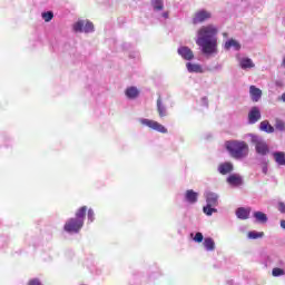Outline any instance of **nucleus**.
<instances>
[{
  "label": "nucleus",
  "mask_w": 285,
  "mask_h": 285,
  "mask_svg": "<svg viewBox=\"0 0 285 285\" xmlns=\"http://www.w3.org/2000/svg\"><path fill=\"white\" fill-rule=\"evenodd\" d=\"M217 32L219 29L215 24H206L198 29L196 43L203 55H217Z\"/></svg>",
  "instance_id": "1"
},
{
  "label": "nucleus",
  "mask_w": 285,
  "mask_h": 285,
  "mask_svg": "<svg viewBox=\"0 0 285 285\" xmlns=\"http://www.w3.org/2000/svg\"><path fill=\"white\" fill-rule=\"evenodd\" d=\"M226 148L233 159H246L250 151L248 145L244 140H229L226 142Z\"/></svg>",
  "instance_id": "2"
},
{
  "label": "nucleus",
  "mask_w": 285,
  "mask_h": 285,
  "mask_svg": "<svg viewBox=\"0 0 285 285\" xmlns=\"http://www.w3.org/2000/svg\"><path fill=\"white\" fill-rule=\"evenodd\" d=\"M250 141L255 148L256 154H258L261 157H266V155H269L271 147L268 146V142L264 140L259 136L252 135Z\"/></svg>",
  "instance_id": "3"
},
{
  "label": "nucleus",
  "mask_w": 285,
  "mask_h": 285,
  "mask_svg": "<svg viewBox=\"0 0 285 285\" xmlns=\"http://www.w3.org/2000/svg\"><path fill=\"white\" fill-rule=\"evenodd\" d=\"M75 32H95V24L89 20H79L73 24Z\"/></svg>",
  "instance_id": "4"
},
{
  "label": "nucleus",
  "mask_w": 285,
  "mask_h": 285,
  "mask_svg": "<svg viewBox=\"0 0 285 285\" xmlns=\"http://www.w3.org/2000/svg\"><path fill=\"white\" fill-rule=\"evenodd\" d=\"M140 124L142 126H147V128H151V130H156L157 132H161L163 135H166L168 132V129L164 127V125L159 124L158 121L150 120V119H140Z\"/></svg>",
  "instance_id": "5"
},
{
  "label": "nucleus",
  "mask_w": 285,
  "mask_h": 285,
  "mask_svg": "<svg viewBox=\"0 0 285 285\" xmlns=\"http://www.w3.org/2000/svg\"><path fill=\"white\" fill-rule=\"evenodd\" d=\"M83 228V223L76 218H70L63 226L66 233H79Z\"/></svg>",
  "instance_id": "6"
},
{
  "label": "nucleus",
  "mask_w": 285,
  "mask_h": 285,
  "mask_svg": "<svg viewBox=\"0 0 285 285\" xmlns=\"http://www.w3.org/2000/svg\"><path fill=\"white\" fill-rule=\"evenodd\" d=\"M213 17V13L207 10H198L194 13L193 17V23L194 26H197V23H204V21H208Z\"/></svg>",
  "instance_id": "7"
},
{
  "label": "nucleus",
  "mask_w": 285,
  "mask_h": 285,
  "mask_svg": "<svg viewBox=\"0 0 285 285\" xmlns=\"http://www.w3.org/2000/svg\"><path fill=\"white\" fill-rule=\"evenodd\" d=\"M262 119V111H259V107H252L248 112V124H257Z\"/></svg>",
  "instance_id": "8"
},
{
  "label": "nucleus",
  "mask_w": 285,
  "mask_h": 285,
  "mask_svg": "<svg viewBox=\"0 0 285 285\" xmlns=\"http://www.w3.org/2000/svg\"><path fill=\"white\" fill-rule=\"evenodd\" d=\"M178 55L186 61H193V59H195V53H193V50L188 47L178 48Z\"/></svg>",
  "instance_id": "9"
},
{
  "label": "nucleus",
  "mask_w": 285,
  "mask_h": 285,
  "mask_svg": "<svg viewBox=\"0 0 285 285\" xmlns=\"http://www.w3.org/2000/svg\"><path fill=\"white\" fill-rule=\"evenodd\" d=\"M207 206H217L219 204V196L213 191L206 194Z\"/></svg>",
  "instance_id": "10"
},
{
  "label": "nucleus",
  "mask_w": 285,
  "mask_h": 285,
  "mask_svg": "<svg viewBox=\"0 0 285 285\" xmlns=\"http://www.w3.org/2000/svg\"><path fill=\"white\" fill-rule=\"evenodd\" d=\"M197 197H199V194H197V191L193 190V189H188L185 193V199L186 202H188L189 204H197Z\"/></svg>",
  "instance_id": "11"
},
{
  "label": "nucleus",
  "mask_w": 285,
  "mask_h": 285,
  "mask_svg": "<svg viewBox=\"0 0 285 285\" xmlns=\"http://www.w3.org/2000/svg\"><path fill=\"white\" fill-rule=\"evenodd\" d=\"M249 94H250L252 100L255 102H257V101H259V99H262V89H259L255 86L249 87Z\"/></svg>",
  "instance_id": "12"
},
{
  "label": "nucleus",
  "mask_w": 285,
  "mask_h": 285,
  "mask_svg": "<svg viewBox=\"0 0 285 285\" xmlns=\"http://www.w3.org/2000/svg\"><path fill=\"white\" fill-rule=\"evenodd\" d=\"M259 129L263 132H267L268 135L275 132V127L268 122V120H263L259 125Z\"/></svg>",
  "instance_id": "13"
},
{
  "label": "nucleus",
  "mask_w": 285,
  "mask_h": 285,
  "mask_svg": "<svg viewBox=\"0 0 285 285\" xmlns=\"http://www.w3.org/2000/svg\"><path fill=\"white\" fill-rule=\"evenodd\" d=\"M230 48H234V50H242V45L235 39H229L225 42V50H230Z\"/></svg>",
  "instance_id": "14"
},
{
  "label": "nucleus",
  "mask_w": 285,
  "mask_h": 285,
  "mask_svg": "<svg viewBox=\"0 0 285 285\" xmlns=\"http://www.w3.org/2000/svg\"><path fill=\"white\" fill-rule=\"evenodd\" d=\"M125 95L128 99H137L139 97V89L137 87H129L126 89Z\"/></svg>",
  "instance_id": "15"
},
{
  "label": "nucleus",
  "mask_w": 285,
  "mask_h": 285,
  "mask_svg": "<svg viewBox=\"0 0 285 285\" xmlns=\"http://www.w3.org/2000/svg\"><path fill=\"white\" fill-rule=\"evenodd\" d=\"M218 171L220 175H228V173H233V164L224 163L218 166Z\"/></svg>",
  "instance_id": "16"
},
{
  "label": "nucleus",
  "mask_w": 285,
  "mask_h": 285,
  "mask_svg": "<svg viewBox=\"0 0 285 285\" xmlns=\"http://www.w3.org/2000/svg\"><path fill=\"white\" fill-rule=\"evenodd\" d=\"M236 217H238V219H248V217H250V209L239 207L236 210Z\"/></svg>",
  "instance_id": "17"
},
{
  "label": "nucleus",
  "mask_w": 285,
  "mask_h": 285,
  "mask_svg": "<svg viewBox=\"0 0 285 285\" xmlns=\"http://www.w3.org/2000/svg\"><path fill=\"white\" fill-rule=\"evenodd\" d=\"M273 157H274L276 164H278V166H285V153L284 151H275L273 154Z\"/></svg>",
  "instance_id": "18"
},
{
  "label": "nucleus",
  "mask_w": 285,
  "mask_h": 285,
  "mask_svg": "<svg viewBox=\"0 0 285 285\" xmlns=\"http://www.w3.org/2000/svg\"><path fill=\"white\" fill-rule=\"evenodd\" d=\"M227 183L230 184V186H242V177L233 174L227 178Z\"/></svg>",
  "instance_id": "19"
},
{
  "label": "nucleus",
  "mask_w": 285,
  "mask_h": 285,
  "mask_svg": "<svg viewBox=\"0 0 285 285\" xmlns=\"http://www.w3.org/2000/svg\"><path fill=\"white\" fill-rule=\"evenodd\" d=\"M88 212V207L82 206L80 207L77 213H76V219L78 222H81V224H83L85 219H86V213Z\"/></svg>",
  "instance_id": "20"
},
{
  "label": "nucleus",
  "mask_w": 285,
  "mask_h": 285,
  "mask_svg": "<svg viewBox=\"0 0 285 285\" xmlns=\"http://www.w3.org/2000/svg\"><path fill=\"white\" fill-rule=\"evenodd\" d=\"M186 68H187L188 72H204L202 65L187 62Z\"/></svg>",
  "instance_id": "21"
},
{
  "label": "nucleus",
  "mask_w": 285,
  "mask_h": 285,
  "mask_svg": "<svg viewBox=\"0 0 285 285\" xmlns=\"http://www.w3.org/2000/svg\"><path fill=\"white\" fill-rule=\"evenodd\" d=\"M203 245L208 252L215 250V240L212 237H206Z\"/></svg>",
  "instance_id": "22"
},
{
  "label": "nucleus",
  "mask_w": 285,
  "mask_h": 285,
  "mask_svg": "<svg viewBox=\"0 0 285 285\" xmlns=\"http://www.w3.org/2000/svg\"><path fill=\"white\" fill-rule=\"evenodd\" d=\"M254 217L259 224H266V222H268V216H266V214L263 212H255Z\"/></svg>",
  "instance_id": "23"
},
{
  "label": "nucleus",
  "mask_w": 285,
  "mask_h": 285,
  "mask_svg": "<svg viewBox=\"0 0 285 285\" xmlns=\"http://www.w3.org/2000/svg\"><path fill=\"white\" fill-rule=\"evenodd\" d=\"M255 66V63L253 62V60L250 58H243L240 60V68L243 70H246L248 68H253Z\"/></svg>",
  "instance_id": "24"
},
{
  "label": "nucleus",
  "mask_w": 285,
  "mask_h": 285,
  "mask_svg": "<svg viewBox=\"0 0 285 285\" xmlns=\"http://www.w3.org/2000/svg\"><path fill=\"white\" fill-rule=\"evenodd\" d=\"M157 111L160 118L166 117V107L161 104V97L157 99Z\"/></svg>",
  "instance_id": "25"
},
{
  "label": "nucleus",
  "mask_w": 285,
  "mask_h": 285,
  "mask_svg": "<svg viewBox=\"0 0 285 285\" xmlns=\"http://www.w3.org/2000/svg\"><path fill=\"white\" fill-rule=\"evenodd\" d=\"M151 6L154 10L161 11L164 10V0H151Z\"/></svg>",
  "instance_id": "26"
},
{
  "label": "nucleus",
  "mask_w": 285,
  "mask_h": 285,
  "mask_svg": "<svg viewBox=\"0 0 285 285\" xmlns=\"http://www.w3.org/2000/svg\"><path fill=\"white\" fill-rule=\"evenodd\" d=\"M42 19L46 21V23L52 21L55 19V13L52 11H47L42 13Z\"/></svg>",
  "instance_id": "27"
},
{
  "label": "nucleus",
  "mask_w": 285,
  "mask_h": 285,
  "mask_svg": "<svg viewBox=\"0 0 285 285\" xmlns=\"http://www.w3.org/2000/svg\"><path fill=\"white\" fill-rule=\"evenodd\" d=\"M203 210L207 216L213 215V213H217V208H215V206H209V205L205 206Z\"/></svg>",
  "instance_id": "28"
},
{
  "label": "nucleus",
  "mask_w": 285,
  "mask_h": 285,
  "mask_svg": "<svg viewBox=\"0 0 285 285\" xmlns=\"http://www.w3.org/2000/svg\"><path fill=\"white\" fill-rule=\"evenodd\" d=\"M249 239H259V237H264V232H249Z\"/></svg>",
  "instance_id": "29"
},
{
  "label": "nucleus",
  "mask_w": 285,
  "mask_h": 285,
  "mask_svg": "<svg viewBox=\"0 0 285 285\" xmlns=\"http://www.w3.org/2000/svg\"><path fill=\"white\" fill-rule=\"evenodd\" d=\"M272 275H273V277H281L282 275H285V272H284V269H282L279 267H275L272 271Z\"/></svg>",
  "instance_id": "30"
},
{
  "label": "nucleus",
  "mask_w": 285,
  "mask_h": 285,
  "mask_svg": "<svg viewBox=\"0 0 285 285\" xmlns=\"http://www.w3.org/2000/svg\"><path fill=\"white\" fill-rule=\"evenodd\" d=\"M194 242H196L197 244H202L204 242V234L202 233H196L195 237H194Z\"/></svg>",
  "instance_id": "31"
},
{
  "label": "nucleus",
  "mask_w": 285,
  "mask_h": 285,
  "mask_svg": "<svg viewBox=\"0 0 285 285\" xmlns=\"http://www.w3.org/2000/svg\"><path fill=\"white\" fill-rule=\"evenodd\" d=\"M276 130H281L284 131L285 130V124L282 120H276V125H275Z\"/></svg>",
  "instance_id": "32"
},
{
  "label": "nucleus",
  "mask_w": 285,
  "mask_h": 285,
  "mask_svg": "<svg viewBox=\"0 0 285 285\" xmlns=\"http://www.w3.org/2000/svg\"><path fill=\"white\" fill-rule=\"evenodd\" d=\"M88 219L89 222H95V212L92 209L88 210Z\"/></svg>",
  "instance_id": "33"
},
{
  "label": "nucleus",
  "mask_w": 285,
  "mask_h": 285,
  "mask_svg": "<svg viewBox=\"0 0 285 285\" xmlns=\"http://www.w3.org/2000/svg\"><path fill=\"white\" fill-rule=\"evenodd\" d=\"M278 210L282 214H285V203H278Z\"/></svg>",
  "instance_id": "34"
},
{
  "label": "nucleus",
  "mask_w": 285,
  "mask_h": 285,
  "mask_svg": "<svg viewBox=\"0 0 285 285\" xmlns=\"http://www.w3.org/2000/svg\"><path fill=\"white\" fill-rule=\"evenodd\" d=\"M263 173H264V175H268V165L264 164Z\"/></svg>",
  "instance_id": "35"
},
{
  "label": "nucleus",
  "mask_w": 285,
  "mask_h": 285,
  "mask_svg": "<svg viewBox=\"0 0 285 285\" xmlns=\"http://www.w3.org/2000/svg\"><path fill=\"white\" fill-rule=\"evenodd\" d=\"M281 228H284L285 230V220H281Z\"/></svg>",
  "instance_id": "36"
},
{
  "label": "nucleus",
  "mask_w": 285,
  "mask_h": 285,
  "mask_svg": "<svg viewBox=\"0 0 285 285\" xmlns=\"http://www.w3.org/2000/svg\"><path fill=\"white\" fill-rule=\"evenodd\" d=\"M163 17H165V19H168V13H164Z\"/></svg>",
  "instance_id": "37"
},
{
  "label": "nucleus",
  "mask_w": 285,
  "mask_h": 285,
  "mask_svg": "<svg viewBox=\"0 0 285 285\" xmlns=\"http://www.w3.org/2000/svg\"><path fill=\"white\" fill-rule=\"evenodd\" d=\"M224 35V37H228V33H223Z\"/></svg>",
  "instance_id": "38"
}]
</instances>
